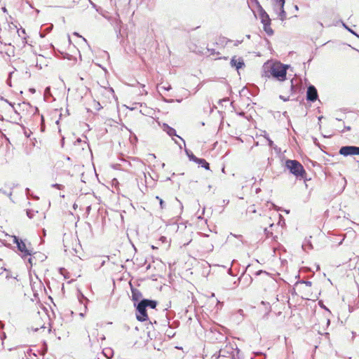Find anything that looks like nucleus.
<instances>
[{
    "label": "nucleus",
    "mask_w": 359,
    "mask_h": 359,
    "mask_svg": "<svg viewBox=\"0 0 359 359\" xmlns=\"http://www.w3.org/2000/svg\"><path fill=\"white\" fill-rule=\"evenodd\" d=\"M161 90H169L171 89V86L170 84H168L167 86H159Z\"/></svg>",
    "instance_id": "21"
},
{
    "label": "nucleus",
    "mask_w": 359,
    "mask_h": 359,
    "mask_svg": "<svg viewBox=\"0 0 359 359\" xmlns=\"http://www.w3.org/2000/svg\"><path fill=\"white\" fill-rule=\"evenodd\" d=\"M230 64L232 67H236L237 70L242 68L245 65L243 59L242 57H237L236 56H233L231 58Z\"/></svg>",
    "instance_id": "8"
},
{
    "label": "nucleus",
    "mask_w": 359,
    "mask_h": 359,
    "mask_svg": "<svg viewBox=\"0 0 359 359\" xmlns=\"http://www.w3.org/2000/svg\"><path fill=\"white\" fill-rule=\"evenodd\" d=\"M0 192L2 193L3 194L6 195V196H8L10 198L12 196V191L8 192V191H6L4 190L3 189H1V188H0Z\"/></svg>",
    "instance_id": "18"
},
{
    "label": "nucleus",
    "mask_w": 359,
    "mask_h": 359,
    "mask_svg": "<svg viewBox=\"0 0 359 359\" xmlns=\"http://www.w3.org/2000/svg\"><path fill=\"white\" fill-rule=\"evenodd\" d=\"M99 359V358H98Z\"/></svg>",
    "instance_id": "48"
},
{
    "label": "nucleus",
    "mask_w": 359,
    "mask_h": 359,
    "mask_svg": "<svg viewBox=\"0 0 359 359\" xmlns=\"http://www.w3.org/2000/svg\"><path fill=\"white\" fill-rule=\"evenodd\" d=\"M25 192H26V195H27V196H31V194H30V189H29V188H27V189H25ZM32 197L33 198H34L35 200H38V199H39V197H38V196H32Z\"/></svg>",
    "instance_id": "20"
},
{
    "label": "nucleus",
    "mask_w": 359,
    "mask_h": 359,
    "mask_svg": "<svg viewBox=\"0 0 359 359\" xmlns=\"http://www.w3.org/2000/svg\"><path fill=\"white\" fill-rule=\"evenodd\" d=\"M82 39H83V40L85 42H86V39L85 38H82Z\"/></svg>",
    "instance_id": "46"
},
{
    "label": "nucleus",
    "mask_w": 359,
    "mask_h": 359,
    "mask_svg": "<svg viewBox=\"0 0 359 359\" xmlns=\"http://www.w3.org/2000/svg\"><path fill=\"white\" fill-rule=\"evenodd\" d=\"M32 261H33V259H32V257H31V255H30V256H29V258H28V262L30 264V266H31L33 265V262H32Z\"/></svg>",
    "instance_id": "30"
},
{
    "label": "nucleus",
    "mask_w": 359,
    "mask_h": 359,
    "mask_svg": "<svg viewBox=\"0 0 359 359\" xmlns=\"http://www.w3.org/2000/svg\"><path fill=\"white\" fill-rule=\"evenodd\" d=\"M156 198L159 201L160 206L161 209L165 208V203L159 196H156Z\"/></svg>",
    "instance_id": "19"
},
{
    "label": "nucleus",
    "mask_w": 359,
    "mask_h": 359,
    "mask_svg": "<svg viewBox=\"0 0 359 359\" xmlns=\"http://www.w3.org/2000/svg\"><path fill=\"white\" fill-rule=\"evenodd\" d=\"M137 313L136 314V318L139 321L144 322L148 320L147 306L143 300L140 301L137 304Z\"/></svg>",
    "instance_id": "4"
},
{
    "label": "nucleus",
    "mask_w": 359,
    "mask_h": 359,
    "mask_svg": "<svg viewBox=\"0 0 359 359\" xmlns=\"http://www.w3.org/2000/svg\"><path fill=\"white\" fill-rule=\"evenodd\" d=\"M74 35H76V36H78L81 37V36H80V35H79L78 33H76V32H74Z\"/></svg>",
    "instance_id": "40"
},
{
    "label": "nucleus",
    "mask_w": 359,
    "mask_h": 359,
    "mask_svg": "<svg viewBox=\"0 0 359 359\" xmlns=\"http://www.w3.org/2000/svg\"><path fill=\"white\" fill-rule=\"evenodd\" d=\"M241 43V41H237L235 43V45H236V46H238V45L239 43Z\"/></svg>",
    "instance_id": "37"
},
{
    "label": "nucleus",
    "mask_w": 359,
    "mask_h": 359,
    "mask_svg": "<svg viewBox=\"0 0 359 359\" xmlns=\"http://www.w3.org/2000/svg\"><path fill=\"white\" fill-rule=\"evenodd\" d=\"M262 24L264 25V29L266 32V33L268 35L271 36L273 34V31L270 27L271 22H262Z\"/></svg>",
    "instance_id": "11"
},
{
    "label": "nucleus",
    "mask_w": 359,
    "mask_h": 359,
    "mask_svg": "<svg viewBox=\"0 0 359 359\" xmlns=\"http://www.w3.org/2000/svg\"><path fill=\"white\" fill-rule=\"evenodd\" d=\"M37 212H38L37 211L35 212V211H34L32 210H27V217L29 219H32L34 217L35 213H37Z\"/></svg>",
    "instance_id": "17"
},
{
    "label": "nucleus",
    "mask_w": 359,
    "mask_h": 359,
    "mask_svg": "<svg viewBox=\"0 0 359 359\" xmlns=\"http://www.w3.org/2000/svg\"><path fill=\"white\" fill-rule=\"evenodd\" d=\"M339 153L344 156L359 155V147L344 146L340 148Z\"/></svg>",
    "instance_id": "5"
},
{
    "label": "nucleus",
    "mask_w": 359,
    "mask_h": 359,
    "mask_svg": "<svg viewBox=\"0 0 359 359\" xmlns=\"http://www.w3.org/2000/svg\"><path fill=\"white\" fill-rule=\"evenodd\" d=\"M165 240H166V238L165 236L161 237V241H162L163 242L165 241Z\"/></svg>",
    "instance_id": "33"
},
{
    "label": "nucleus",
    "mask_w": 359,
    "mask_h": 359,
    "mask_svg": "<svg viewBox=\"0 0 359 359\" xmlns=\"http://www.w3.org/2000/svg\"><path fill=\"white\" fill-rule=\"evenodd\" d=\"M287 65H284L280 62H275L272 64L266 74L269 73L270 76L276 79L283 81L286 79Z\"/></svg>",
    "instance_id": "1"
},
{
    "label": "nucleus",
    "mask_w": 359,
    "mask_h": 359,
    "mask_svg": "<svg viewBox=\"0 0 359 359\" xmlns=\"http://www.w3.org/2000/svg\"><path fill=\"white\" fill-rule=\"evenodd\" d=\"M252 3H254L258 8V11L259 13V17L261 18L262 22H271V19L267 14V13L264 10V8L260 5L259 2L257 0H251Z\"/></svg>",
    "instance_id": "6"
},
{
    "label": "nucleus",
    "mask_w": 359,
    "mask_h": 359,
    "mask_svg": "<svg viewBox=\"0 0 359 359\" xmlns=\"http://www.w3.org/2000/svg\"><path fill=\"white\" fill-rule=\"evenodd\" d=\"M291 89L293 90L294 89V85L292 83V80L291 81Z\"/></svg>",
    "instance_id": "38"
},
{
    "label": "nucleus",
    "mask_w": 359,
    "mask_h": 359,
    "mask_svg": "<svg viewBox=\"0 0 359 359\" xmlns=\"http://www.w3.org/2000/svg\"><path fill=\"white\" fill-rule=\"evenodd\" d=\"M294 9H295L296 11H298V10H299V7H298V6L295 5V6H294Z\"/></svg>",
    "instance_id": "39"
},
{
    "label": "nucleus",
    "mask_w": 359,
    "mask_h": 359,
    "mask_svg": "<svg viewBox=\"0 0 359 359\" xmlns=\"http://www.w3.org/2000/svg\"><path fill=\"white\" fill-rule=\"evenodd\" d=\"M318 92L314 86H309L306 91V99L311 102H315L318 99Z\"/></svg>",
    "instance_id": "7"
},
{
    "label": "nucleus",
    "mask_w": 359,
    "mask_h": 359,
    "mask_svg": "<svg viewBox=\"0 0 359 359\" xmlns=\"http://www.w3.org/2000/svg\"><path fill=\"white\" fill-rule=\"evenodd\" d=\"M109 91L111 94H113V93H114V90H113L111 88H110L109 89Z\"/></svg>",
    "instance_id": "36"
},
{
    "label": "nucleus",
    "mask_w": 359,
    "mask_h": 359,
    "mask_svg": "<svg viewBox=\"0 0 359 359\" xmlns=\"http://www.w3.org/2000/svg\"><path fill=\"white\" fill-rule=\"evenodd\" d=\"M343 240H344V239H342V240L339 243V245H341V244L342 243V241H343Z\"/></svg>",
    "instance_id": "42"
},
{
    "label": "nucleus",
    "mask_w": 359,
    "mask_h": 359,
    "mask_svg": "<svg viewBox=\"0 0 359 359\" xmlns=\"http://www.w3.org/2000/svg\"><path fill=\"white\" fill-rule=\"evenodd\" d=\"M207 50H208V52L210 55H214L215 54H217V55L219 54V53L215 52V49L208 48Z\"/></svg>",
    "instance_id": "23"
},
{
    "label": "nucleus",
    "mask_w": 359,
    "mask_h": 359,
    "mask_svg": "<svg viewBox=\"0 0 359 359\" xmlns=\"http://www.w3.org/2000/svg\"><path fill=\"white\" fill-rule=\"evenodd\" d=\"M52 187L58 189H62L64 188V186L60 184H52Z\"/></svg>",
    "instance_id": "25"
},
{
    "label": "nucleus",
    "mask_w": 359,
    "mask_h": 359,
    "mask_svg": "<svg viewBox=\"0 0 359 359\" xmlns=\"http://www.w3.org/2000/svg\"><path fill=\"white\" fill-rule=\"evenodd\" d=\"M262 273H264V274H266V275H269V273H268L267 272H266V271H262V270H259V271H257V272H256V273H255V275H256V276H259V275H260V274H262Z\"/></svg>",
    "instance_id": "28"
},
{
    "label": "nucleus",
    "mask_w": 359,
    "mask_h": 359,
    "mask_svg": "<svg viewBox=\"0 0 359 359\" xmlns=\"http://www.w3.org/2000/svg\"><path fill=\"white\" fill-rule=\"evenodd\" d=\"M285 167L297 178H304L306 174L303 165L296 160H287Z\"/></svg>",
    "instance_id": "2"
},
{
    "label": "nucleus",
    "mask_w": 359,
    "mask_h": 359,
    "mask_svg": "<svg viewBox=\"0 0 359 359\" xmlns=\"http://www.w3.org/2000/svg\"><path fill=\"white\" fill-rule=\"evenodd\" d=\"M142 300L145 303V305H146L147 307H150L151 309H155L156 305H157V302L156 301H154V300H150V299H144Z\"/></svg>",
    "instance_id": "12"
},
{
    "label": "nucleus",
    "mask_w": 359,
    "mask_h": 359,
    "mask_svg": "<svg viewBox=\"0 0 359 359\" xmlns=\"http://www.w3.org/2000/svg\"><path fill=\"white\" fill-rule=\"evenodd\" d=\"M233 236H235V237H238V238H242V236H241V235H239V236L233 235Z\"/></svg>",
    "instance_id": "41"
},
{
    "label": "nucleus",
    "mask_w": 359,
    "mask_h": 359,
    "mask_svg": "<svg viewBox=\"0 0 359 359\" xmlns=\"http://www.w3.org/2000/svg\"><path fill=\"white\" fill-rule=\"evenodd\" d=\"M302 283H304L306 286H311L312 283L309 280H304L302 281Z\"/></svg>",
    "instance_id": "29"
},
{
    "label": "nucleus",
    "mask_w": 359,
    "mask_h": 359,
    "mask_svg": "<svg viewBox=\"0 0 359 359\" xmlns=\"http://www.w3.org/2000/svg\"><path fill=\"white\" fill-rule=\"evenodd\" d=\"M185 152H186L187 155L188 156L190 161L196 162L197 160L198 159V158H197L196 156H194L193 154V153L191 152L189 150L185 149Z\"/></svg>",
    "instance_id": "15"
},
{
    "label": "nucleus",
    "mask_w": 359,
    "mask_h": 359,
    "mask_svg": "<svg viewBox=\"0 0 359 359\" xmlns=\"http://www.w3.org/2000/svg\"><path fill=\"white\" fill-rule=\"evenodd\" d=\"M18 35L19 36L22 37V39H23V43H26V37L22 36V35H25V30L22 29H18Z\"/></svg>",
    "instance_id": "16"
},
{
    "label": "nucleus",
    "mask_w": 359,
    "mask_h": 359,
    "mask_svg": "<svg viewBox=\"0 0 359 359\" xmlns=\"http://www.w3.org/2000/svg\"><path fill=\"white\" fill-rule=\"evenodd\" d=\"M107 352H105L104 351H103V352H102V353H103V354H104L106 357H107V358H108V359H109V357L108 356V354H111V350L108 349V350H107Z\"/></svg>",
    "instance_id": "27"
},
{
    "label": "nucleus",
    "mask_w": 359,
    "mask_h": 359,
    "mask_svg": "<svg viewBox=\"0 0 359 359\" xmlns=\"http://www.w3.org/2000/svg\"><path fill=\"white\" fill-rule=\"evenodd\" d=\"M280 98L281 100H283V101H285H285L289 100V98H288V97H287V98H286V97H284V96H283V95H280Z\"/></svg>",
    "instance_id": "31"
},
{
    "label": "nucleus",
    "mask_w": 359,
    "mask_h": 359,
    "mask_svg": "<svg viewBox=\"0 0 359 359\" xmlns=\"http://www.w3.org/2000/svg\"><path fill=\"white\" fill-rule=\"evenodd\" d=\"M268 140H269V144L270 146H271V145L273 144V141H272V140H269V139Z\"/></svg>",
    "instance_id": "34"
},
{
    "label": "nucleus",
    "mask_w": 359,
    "mask_h": 359,
    "mask_svg": "<svg viewBox=\"0 0 359 359\" xmlns=\"http://www.w3.org/2000/svg\"><path fill=\"white\" fill-rule=\"evenodd\" d=\"M241 116H243L244 114L243 112L239 114Z\"/></svg>",
    "instance_id": "43"
},
{
    "label": "nucleus",
    "mask_w": 359,
    "mask_h": 359,
    "mask_svg": "<svg viewBox=\"0 0 359 359\" xmlns=\"http://www.w3.org/2000/svg\"><path fill=\"white\" fill-rule=\"evenodd\" d=\"M196 163L201 165V166L205 169L210 170V165L205 159L198 158Z\"/></svg>",
    "instance_id": "13"
},
{
    "label": "nucleus",
    "mask_w": 359,
    "mask_h": 359,
    "mask_svg": "<svg viewBox=\"0 0 359 359\" xmlns=\"http://www.w3.org/2000/svg\"><path fill=\"white\" fill-rule=\"evenodd\" d=\"M12 74H13V72H11V73L9 74V75H8V79H7V81H6V83H7V84H8L9 86H11V79Z\"/></svg>",
    "instance_id": "26"
},
{
    "label": "nucleus",
    "mask_w": 359,
    "mask_h": 359,
    "mask_svg": "<svg viewBox=\"0 0 359 359\" xmlns=\"http://www.w3.org/2000/svg\"><path fill=\"white\" fill-rule=\"evenodd\" d=\"M343 26L348 31L350 32L351 33H352L353 34H354L355 36H356L357 37L359 38V35L357 34L354 31H353L351 29L348 28L344 23H343Z\"/></svg>",
    "instance_id": "22"
},
{
    "label": "nucleus",
    "mask_w": 359,
    "mask_h": 359,
    "mask_svg": "<svg viewBox=\"0 0 359 359\" xmlns=\"http://www.w3.org/2000/svg\"><path fill=\"white\" fill-rule=\"evenodd\" d=\"M13 243L17 245L18 250L22 253V257L25 259L26 257L32 255L31 250L27 248L25 243L22 240L16 236H12Z\"/></svg>",
    "instance_id": "3"
},
{
    "label": "nucleus",
    "mask_w": 359,
    "mask_h": 359,
    "mask_svg": "<svg viewBox=\"0 0 359 359\" xmlns=\"http://www.w3.org/2000/svg\"><path fill=\"white\" fill-rule=\"evenodd\" d=\"M34 330V332H36L38 330V328H36Z\"/></svg>",
    "instance_id": "47"
},
{
    "label": "nucleus",
    "mask_w": 359,
    "mask_h": 359,
    "mask_svg": "<svg viewBox=\"0 0 359 359\" xmlns=\"http://www.w3.org/2000/svg\"><path fill=\"white\" fill-rule=\"evenodd\" d=\"M254 354H255V355H262L263 353H262V352H255V353H254Z\"/></svg>",
    "instance_id": "32"
},
{
    "label": "nucleus",
    "mask_w": 359,
    "mask_h": 359,
    "mask_svg": "<svg viewBox=\"0 0 359 359\" xmlns=\"http://www.w3.org/2000/svg\"><path fill=\"white\" fill-rule=\"evenodd\" d=\"M279 13H278V16L280 18V20L283 21L286 19V12L284 10V7H280L279 6Z\"/></svg>",
    "instance_id": "14"
},
{
    "label": "nucleus",
    "mask_w": 359,
    "mask_h": 359,
    "mask_svg": "<svg viewBox=\"0 0 359 359\" xmlns=\"http://www.w3.org/2000/svg\"><path fill=\"white\" fill-rule=\"evenodd\" d=\"M277 4H278L280 7H284L285 5V0H276Z\"/></svg>",
    "instance_id": "24"
},
{
    "label": "nucleus",
    "mask_w": 359,
    "mask_h": 359,
    "mask_svg": "<svg viewBox=\"0 0 359 359\" xmlns=\"http://www.w3.org/2000/svg\"><path fill=\"white\" fill-rule=\"evenodd\" d=\"M346 129H347L348 130H349L351 129V128H350V127H346Z\"/></svg>",
    "instance_id": "44"
},
{
    "label": "nucleus",
    "mask_w": 359,
    "mask_h": 359,
    "mask_svg": "<svg viewBox=\"0 0 359 359\" xmlns=\"http://www.w3.org/2000/svg\"><path fill=\"white\" fill-rule=\"evenodd\" d=\"M142 293L137 289H132V298L133 301L135 303L142 298Z\"/></svg>",
    "instance_id": "10"
},
{
    "label": "nucleus",
    "mask_w": 359,
    "mask_h": 359,
    "mask_svg": "<svg viewBox=\"0 0 359 359\" xmlns=\"http://www.w3.org/2000/svg\"><path fill=\"white\" fill-rule=\"evenodd\" d=\"M90 3H91V4H92L93 6H95V4H93V2H91V1H90Z\"/></svg>",
    "instance_id": "45"
},
{
    "label": "nucleus",
    "mask_w": 359,
    "mask_h": 359,
    "mask_svg": "<svg viewBox=\"0 0 359 359\" xmlns=\"http://www.w3.org/2000/svg\"><path fill=\"white\" fill-rule=\"evenodd\" d=\"M2 11L4 13H6L7 12V9L6 8V7H3L2 8Z\"/></svg>",
    "instance_id": "35"
},
{
    "label": "nucleus",
    "mask_w": 359,
    "mask_h": 359,
    "mask_svg": "<svg viewBox=\"0 0 359 359\" xmlns=\"http://www.w3.org/2000/svg\"><path fill=\"white\" fill-rule=\"evenodd\" d=\"M163 130L167 133V134L170 136H177L179 138H180L182 142H184V144L185 145V142L184 140L180 137V136H178L177 134H176V130L172 128V127L169 126L168 124L166 123H164L163 124Z\"/></svg>",
    "instance_id": "9"
}]
</instances>
